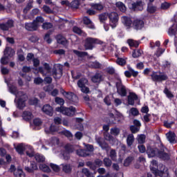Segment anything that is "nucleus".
Listing matches in <instances>:
<instances>
[{"mask_svg": "<svg viewBox=\"0 0 177 177\" xmlns=\"http://www.w3.org/2000/svg\"><path fill=\"white\" fill-rule=\"evenodd\" d=\"M147 154L149 158L153 157H159V158H162V160H168L169 158L168 153L164 151V148L160 151L157 148L152 147L151 146H147Z\"/></svg>", "mask_w": 177, "mask_h": 177, "instance_id": "nucleus-1", "label": "nucleus"}, {"mask_svg": "<svg viewBox=\"0 0 177 177\" xmlns=\"http://www.w3.org/2000/svg\"><path fill=\"white\" fill-rule=\"evenodd\" d=\"M103 45V41L96 38L87 37L84 40V47L85 50H92L95 45Z\"/></svg>", "mask_w": 177, "mask_h": 177, "instance_id": "nucleus-2", "label": "nucleus"}, {"mask_svg": "<svg viewBox=\"0 0 177 177\" xmlns=\"http://www.w3.org/2000/svg\"><path fill=\"white\" fill-rule=\"evenodd\" d=\"M115 83L118 95L122 97L127 96V87L122 84V80L120 76L115 77Z\"/></svg>", "mask_w": 177, "mask_h": 177, "instance_id": "nucleus-3", "label": "nucleus"}, {"mask_svg": "<svg viewBox=\"0 0 177 177\" xmlns=\"http://www.w3.org/2000/svg\"><path fill=\"white\" fill-rule=\"evenodd\" d=\"M17 97L18 98L17 100V107L19 110H23L24 107H26V102L28 100V96L27 94L23 91H19L17 93Z\"/></svg>", "mask_w": 177, "mask_h": 177, "instance_id": "nucleus-4", "label": "nucleus"}, {"mask_svg": "<svg viewBox=\"0 0 177 177\" xmlns=\"http://www.w3.org/2000/svg\"><path fill=\"white\" fill-rule=\"evenodd\" d=\"M151 78L153 82H163V81H167L168 75L164 72H154L153 71L151 75Z\"/></svg>", "mask_w": 177, "mask_h": 177, "instance_id": "nucleus-5", "label": "nucleus"}, {"mask_svg": "<svg viewBox=\"0 0 177 177\" xmlns=\"http://www.w3.org/2000/svg\"><path fill=\"white\" fill-rule=\"evenodd\" d=\"M56 111L62 113L64 115H67L68 117H73L75 114V107L70 106L68 108L64 106L57 107L55 109Z\"/></svg>", "mask_w": 177, "mask_h": 177, "instance_id": "nucleus-6", "label": "nucleus"}, {"mask_svg": "<svg viewBox=\"0 0 177 177\" xmlns=\"http://www.w3.org/2000/svg\"><path fill=\"white\" fill-rule=\"evenodd\" d=\"M108 17L109 19V24L111 27H112V28H115L117 24H118V14L115 12H112L108 15Z\"/></svg>", "mask_w": 177, "mask_h": 177, "instance_id": "nucleus-7", "label": "nucleus"}, {"mask_svg": "<svg viewBox=\"0 0 177 177\" xmlns=\"http://www.w3.org/2000/svg\"><path fill=\"white\" fill-rule=\"evenodd\" d=\"M15 27V21L8 19L6 23L0 24V30L2 31H9L10 28Z\"/></svg>", "mask_w": 177, "mask_h": 177, "instance_id": "nucleus-8", "label": "nucleus"}, {"mask_svg": "<svg viewBox=\"0 0 177 177\" xmlns=\"http://www.w3.org/2000/svg\"><path fill=\"white\" fill-rule=\"evenodd\" d=\"M44 67H39L38 71L40 74H42L44 77L46 76L47 74H50V71H52V68L50 65L48 63H44L43 64Z\"/></svg>", "mask_w": 177, "mask_h": 177, "instance_id": "nucleus-9", "label": "nucleus"}, {"mask_svg": "<svg viewBox=\"0 0 177 177\" xmlns=\"http://www.w3.org/2000/svg\"><path fill=\"white\" fill-rule=\"evenodd\" d=\"M128 70L129 71H124V75L127 77V78H131V77L136 78V77L139 75V72L133 70L132 67L128 66Z\"/></svg>", "mask_w": 177, "mask_h": 177, "instance_id": "nucleus-10", "label": "nucleus"}, {"mask_svg": "<svg viewBox=\"0 0 177 177\" xmlns=\"http://www.w3.org/2000/svg\"><path fill=\"white\" fill-rule=\"evenodd\" d=\"M131 27L134 30H142L145 27V22L142 19H135L133 21Z\"/></svg>", "mask_w": 177, "mask_h": 177, "instance_id": "nucleus-11", "label": "nucleus"}, {"mask_svg": "<svg viewBox=\"0 0 177 177\" xmlns=\"http://www.w3.org/2000/svg\"><path fill=\"white\" fill-rule=\"evenodd\" d=\"M38 24H36L35 21L25 24V28L27 31H37V30H38Z\"/></svg>", "mask_w": 177, "mask_h": 177, "instance_id": "nucleus-12", "label": "nucleus"}, {"mask_svg": "<svg viewBox=\"0 0 177 177\" xmlns=\"http://www.w3.org/2000/svg\"><path fill=\"white\" fill-rule=\"evenodd\" d=\"M91 81L94 82V84L102 82V81H103V74L102 72H96L95 74L91 77Z\"/></svg>", "mask_w": 177, "mask_h": 177, "instance_id": "nucleus-13", "label": "nucleus"}, {"mask_svg": "<svg viewBox=\"0 0 177 177\" xmlns=\"http://www.w3.org/2000/svg\"><path fill=\"white\" fill-rule=\"evenodd\" d=\"M41 110L44 112L45 114L49 115L50 117H52V115H53V107H52V106H50V104H45L44 106H43Z\"/></svg>", "mask_w": 177, "mask_h": 177, "instance_id": "nucleus-14", "label": "nucleus"}, {"mask_svg": "<svg viewBox=\"0 0 177 177\" xmlns=\"http://www.w3.org/2000/svg\"><path fill=\"white\" fill-rule=\"evenodd\" d=\"M97 143L99 144V146H100L102 150H106V151H109V150H110V146L109 145V144L104 142L103 139L100 138H97Z\"/></svg>", "mask_w": 177, "mask_h": 177, "instance_id": "nucleus-15", "label": "nucleus"}, {"mask_svg": "<svg viewBox=\"0 0 177 177\" xmlns=\"http://www.w3.org/2000/svg\"><path fill=\"white\" fill-rule=\"evenodd\" d=\"M131 9L133 10H143V2L142 1H137L132 3Z\"/></svg>", "mask_w": 177, "mask_h": 177, "instance_id": "nucleus-16", "label": "nucleus"}, {"mask_svg": "<svg viewBox=\"0 0 177 177\" xmlns=\"http://www.w3.org/2000/svg\"><path fill=\"white\" fill-rule=\"evenodd\" d=\"M4 56L10 59V57H13L15 56V50L10 47H6L4 50Z\"/></svg>", "mask_w": 177, "mask_h": 177, "instance_id": "nucleus-17", "label": "nucleus"}, {"mask_svg": "<svg viewBox=\"0 0 177 177\" xmlns=\"http://www.w3.org/2000/svg\"><path fill=\"white\" fill-rule=\"evenodd\" d=\"M166 136L167 138V140L170 142V143H176V134L172 131H169L167 133H166Z\"/></svg>", "mask_w": 177, "mask_h": 177, "instance_id": "nucleus-18", "label": "nucleus"}, {"mask_svg": "<svg viewBox=\"0 0 177 177\" xmlns=\"http://www.w3.org/2000/svg\"><path fill=\"white\" fill-rule=\"evenodd\" d=\"M52 74H53V75H55L54 77H55V78H56V77H57V75H60V77H62V75H63V66L59 64L58 70L56 69V68H53V69L52 71Z\"/></svg>", "mask_w": 177, "mask_h": 177, "instance_id": "nucleus-19", "label": "nucleus"}, {"mask_svg": "<svg viewBox=\"0 0 177 177\" xmlns=\"http://www.w3.org/2000/svg\"><path fill=\"white\" fill-rule=\"evenodd\" d=\"M127 99L128 104H130V106H133V104H135V100H138V95L133 93H130L127 97Z\"/></svg>", "mask_w": 177, "mask_h": 177, "instance_id": "nucleus-20", "label": "nucleus"}, {"mask_svg": "<svg viewBox=\"0 0 177 177\" xmlns=\"http://www.w3.org/2000/svg\"><path fill=\"white\" fill-rule=\"evenodd\" d=\"M38 169V166L37 165V163L35 161H30V167H25V170H26L27 172L32 173L34 172V171H37Z\"/></svg>", "mask_w": 177, "mask_h": 177, "instance_id": "nucleus-21", "label": "nucleus"}, {"mask_svg": "<svg viewBox=\"0 0 177 177\" xmlns=\"http://www.w3.org/2000/svg\"><path fill=\"white\" fill-rule=\"evenodd\" d=\"M22 118L25 121L30 122V120H32V118H34V115L30 111H25L22 114Z\"/></svg>", "mask_w": 177, "mask_h": 177, "instance_id": "nucleus-22", "label": "nucleus"}, {"mask_svg": "<svg viewBox=\"0 0 177 177\" xmlns=\"http://www.w3.org/2000/svg\"><path fill=\"white\" fill-rule=\"evenodd\" d=\"M122 22L126 27H127V28H131V27H132V20L128 17H122Z\"/></svg>", "mask_w": 177, "mask_h": 177, "instance_id": "nucleus-23", "label": "nucleus"}, {"mask_svg": "<svg viewBox=\"0 0 177 177\" xmlns=\"http://www.w3.org/2000/svg\"><path fill=\"white\" fill-rule=\"evenodd\" d=\"M89 66L91 67V68H95L98 70H102L103 68V65H102V64L97 61L90 62Z\"/></svg>", "mask_w": 177, "mask_h": 177, "instance_id": "nucleus-24", "label": "nucleus"}, {"mask_svg": "<svg viewBox=\"0 0 177 177\" xmlns=\"http://www.w3.org/2000/svg\"><path fill=\"white\" fill-rule=\"evenodd\" d=\"M91 9H94V10H97L98 12H100V10H103V9H104V6H103L102 3H91Z\"/></svg>", "mask_w": 177, "mask_h": 177, "instance_id": "nucleus-25", "label": "nucleus"}, {"mask_svg": "<svg viewBox=\"0 0 177 177\" xmlns=\"http://www.w3.org/2000/svg\"><path fill=\"white\" fill-rule=\"evenodd\" d=\"M76 154L79 156V157H88L90 156L89 152H88L86 149H77L76 150Z\"/></svg>", "mask_w": 177, "mask_h": 177, "instance_id": "nucleus-26", "label": "nucleus"}, {"mask_svg": "<svg viewBox=\"0 0 177 177\" xmlns=\"http://www.w3.org/2000/svg\"><path fill=\"white\" fill-rule=\"evenodd\" d=\"M57 41L58 44H60L64 46H66V45H67V39H66L64 37H63L61 35H59L58 36H57Z\"/></svg>", "mask_w": 177, "mask_h": 177, "instance_id": "nucleus-27", "label": "nucleus"}, {"mask_svg": "<svg viewBox=\"0 0 177 177\" xmlns=\"http://www.w3.org/2000/svg\"><path fill=\"white\" fill-rule=\"evenodd\" d=\"M115 6L119 9V10H120V12H122V13H125V12H127V7L124 3L118 1L115 3Z\"/></svg>", "mask_w": 177, "mask_h": 177, "instance_id": "nucleus-28", "label": "nucleus"}, {"mask_svg": "<svg viewBox=\"0 0 177 177\" xmlns=\"http://www.w3.org/2000/svg\"><path fill=\"white\" fill-rule=\"evenodd\" d=\"M133 142H135L133 134H129L127 138V145L128 147H131V146L133 145Z\"/></svg>", "mask_w": 177, "mask_h": 177, "instance_id": "nucleus-29", "label": "nucleus"}, {"mask_svg": "<svg viewBox=\"0 0 177 177\" xmlns=\"http://www.w3.org/2000/svg\"><path fill=\"white\" fill-rule=\"evenodd\" d=\"M127 44L129 45L130 48H138L140 42L129 39L127 40Z\"/></svg>", "mask_w": 177, "mask_h": 177, "instance_id": "nucleus-30", "label": "nucleus"}, {"mask_svg": "<svg viewBox=\"0 0 177 177\" xmlns=\"http://www.w3.org/2000/svg\"><path fill=\"white\" fill-rule=\"evenodd\" d=\"M88 84V79L85 77H82L77 81V86L79 88H82V86H85Z\"/></svg>", "mask_w": 177, "mask_h": 177, "instance_id": "nucleus-31", "label": "nucleus"}, {"mask_svg": "<svg viewBox=\"0 0 177 177\" xmlns=\"http://www.w3.org/2000/svg\"><path fill=\"white\" fill-rule=\"evenodd\" d=\"M72 169L70 164H62V171L65 172V174H70Z\"/></svg>", "mask_w": 177, "mask_h": 177, "instance_id": "nucleus-32", "label": "nucleus"}, {"mask_svg": "<svg viewBox=\"0 0 177 177\" xmlns=\"http://www.w3.org/2000/svg\"><path fill=\"white\" fill-rule=\"evenodd\" d=\"M35 159L37 162H45V156L40 153H36L35 155Z\"/></svg>", "mask_w": 177, "mask_h": 177, "instance_id": "nucleus-33", "label": "nucleus"}, {"mask_svg": "<svg viewBox=\"0 0 177 177\" xmlns=\"http://www.w3.org/2000/svg\"><path fill=\"white\" fill-rule=\"evenodd\" d=\"M17 55L20 62H24L26 58L24 57V53H23V49L20 48L17 50Z\"/></svg>", "mask_w": 177, "mask_h": 177, "instance_id": "nucleus-34", "label": "nucleus"}, {"mask_svg": "<svg viewBox=\"0 0 177 177\" xmlns=\"http://www.w3.org/2000/svg\"><path fill=\"white\" fill-rule=\"evenodd\" d=\"M102 162L106 168H110L113 165V161L109 158H104Z\"/></svg>", "mask_w": 177, "mask_h": 177, "instance_id": "nucleus-35", "label": "nucleus"}, {"mask_svg": "<svg viewBox=\"0 0 177 177\" xmlns=\"http://www.w3.org/2000/svg\"><path fill=\"white\" fill-rule=\"evenodd\" d=\"M14 175L15 177H26V174L21 169H17L15 171Z\"/></svg>", "mask_w": 177, "mask_h": 177, "instance_id": "nucleus-36", "label": "nucleus"}, {"mask_svg": "<svg viewBox=\"0 0 177 177\" xmlns=\"http://www.w3.org/2000/svg\"><path fill=\"white\" fill-rule=\"evenodd\" d=\"M142 53H143V51L140 49L133 50L132 56L134 59H136L138 57H140V56H142Z\"/></svg>", "mask_w": 177, "mask_h": 177, "instance_id": "nucleus-37", "label": "nucleus"}, {"mask_svg": "<svg viewBox=\"0 0 177 177\" xmlns=\"http://www.w3.org/2000/svg\"><path fill=\"white\" fill-rule=\"evenodd\" d=\"M16 151L19 153V154H23L24 153V151L26 150V148L24 147V145L19 144L16 147Z\"/></svg>", "mask_w": 177, "mask_h": 177, "instance_id": "nucleus-38", "label": "nucleus"}, {"mask_svg": "<svg viewBox=\"0 0 177 177\" xmlns=\"http://www.w3.org/2000/svg\"><path fill=\"white\" fill-rule=\"evenodd\" d=\"M62 95H64V96L68 99V100H70L72 97L73 99H75V94H74L73 92L64 91Z\"/></svg>", "mask_w": 177, "mask_h": 177, "instance_id": "nucleus-39", "label": "nucleus"}, {"mask_svg": "<svg viewBox=\"0 0 177 177\" xmlns=\"http://www.w3.org/2000/svg\"><path fill=\"white\" fill-rule=\"evenodd\" d=\"M64 151H66L67 153H69V154H71V153H74V151L75 149L74 148V146L67 144L65 147Z\"/></svg>", "mask_w": 177, "mask_h": 177, "instance_id": "nucleus-40", "label": "nucleus"}, {"mask_svg": "<svg viewBox=\"0 0 177 177\" xmlns=\"http://www.w3.org/2000/svg\"><path fill=\"white\" fill-rule=\"evenodd\" d=\"M73 53L78 56V57H84L85 56H88V53L84 52V51H78L77 50H73Z\"/></svg>", "mask_w": 177, "mask_h": 177, "instance_id": "nucleus-41", "label": "nucleus"}, {"mask_svg": "<svg viewBox=\"0 0 177 177\" xmlns=\"http://www.w3.org/2000/svg\"><path fill=\"white\" fill-rule=\"evenodd\" d=\"M117 59L116 63L118 64V66H125L127 64V59L124 58H121L116 55Z\"/></svg>", "mask_w": 177, "mask_h": 177, "instance_id": "nucleus-42", "label": "nucleus"}, {"mask_svg": "<svg viewBox=\"0 0 177 177\" xmlns=\"http://www.w3.org/2000/svg\"><path fill=\"white\" fill-rule=\"evenodd\" d=\"M8 88L10 93H12V95H15V96L17 95V93H19V91H17V87H16V86L10 84L8 86Z\"/></svg>", "mask_w": 177, "mask_h": 177, "instance_id": "nucleus-43", "label": "nucleus"}, {"mask_svg": "<svg viewBox=\"0 0 177 177\" xmlns=\"http://www.w3.org/2000/svg\"><path fill=\"white\" fill-rule=\"evenodd\" d=\"M163 93L166 95L167 97H168L169 99H172V97H174V94H172V92H171V91H169V89H168L167 87H165Z\"/></svg>", "mask_w": 177, "mask_h": 177, "instance_id": "nucleus-44", "label": "nucleus"}, {"mask_svg": "<svg viewBox=\"0 0 177 177\" xmlns=\"http://www.w3.org/2000/svg\"><path fill=\"white\" fill-rule=\"evenodd\" d=\"M169 8H171V3L167 1L162 3L160 5V9L162 10H167V9H169Z\"/></svg>", "mask_w": 177, "mask_h": 177, "instance_id": "nucleus-45", "label": "nucleus"}, {"mask_svg": "<svg viewBox=\"0 0 177 177\" xmlns=\"http://www.w3.org/2000/svg\"><path fill=\"white\" fill-rule=\"evenodd\" d=\"M138 142L140 145H143L146 142V136L144 134H140L138 136Z\"/></svg>", "mask_w": 177, "mask_h": 177, "instance_id": "nucleus-46", "label": "nucleus"}, {"mask_svg": "<svg viewBox=\"0 0 177 177\" xmlns=\"http://www.w3.org/2000/svg\"><path fill=\"white\" fill-rule=\"evenodd\" d=\"M176 26L173 25L171 28H169L168 34L170 36L175 35L176 34Z\"/></svg>", "mask_w": 177, "mask_h": 177, "instance_id": "nucleus-47", "label": "nucleus"}, {"mask_svg": "<svg viewBox=\"0 0 177 177\" xmlns=\"http://www.w3.org/2000/svg\"><path fill=\"white\" fill-rule=\"evenodd\" d=\"M147 12L151 14L156 13V12H157V7L156 6L149 5L147 7Z\"/></svg>", "mask_w": 177, "mask_h": 177, "instance_id": "nucleus-48", "label": "nucleus"}, {"mask_svg": "<svg viewBox=\"0 0 177 177\" xmlns=\"http://www.w3.org/2000/svg\"><path fill=\"white\" fill-rule=\"evenodd\" d=\"M99 20L100 23H105L106 20H107V14L102 13L98 15Z\"/></svg>", "mask_w": 177, "mask_h": 177, "instance_id": "nucleus-49", "label": "nucleus"}, {"mask_svg": "<svg viewBox=\"0 0 177 177\" xmlns=\"http://www.w3.org/2000/svg\"><path fill=\"white\" fill-rule=\"evenodd\" d=\"M109 156L111 157L112 161H115V160H117V152H115V150L111 149Z\"/></svg>", "mask_w": 177, "mask_h": 177, "instance_id": "nucleus-50", "label": "nucleus"}, {"mask_svg": "<svg viewBox=\"0 0 177 177\" xmlns=\"http://www.w3.org/2000/svg\"><path fill=\"white\" fill-rule=\"evenodd\" d=\"M62 156L63 160H64L65 161H68V160H70L71 158L70 153L66 151H62Z\"/></svg>", "mask_w": 177, "mask_h": 177, "instance_id": "nucleus-51", "label": "nucleus"}, {"mask_svg": "<svg viewBox=\"0 0 177 177\" xmlns=\"http://www.w3.org/2000/svg\"><path fill=\"white\" fill-rule=\"evenodd\" d=\"M111 134L114 136H118V135H120V129L117 127L111 129Z\"/></svg>", "mask_w": 177, "mask_h": 177, "instance_id": "nucleus-52", "label": "nucleus"}, {"mask_svg": "<svg viewBox=\"0 0 177 177\" xmlns=\"http://www.w3.org/2000/svg\"><path fill=\"white\" fill-rule=\"evenodd\" d=\"M53 27V25L50 22H45L42 25V28L44 30H49L50 28H52Z\"/></svg>", "mask_w": 177, "mask_h": 177, "instance_id": "nucleus-53", "label": "nucleus"}, {"mask_svg": "<svg viewBox=\"0 0 177 177\" xmlns=\"http://www.w3.org/2000/svg\"><path fill=\"white\" fill-rule=\"evenodd\" d=\"M55 102L57 104H59V106H63V104H64V100L59 97H56L55 98Z\"/></svg>", "mask_w": 177, "mask_h": 177, "instance_id": "nucleus-54", "label": "nucleus"}, {"mask_svg": "<svg viewBox=\"0 0 177 177\" xmlns=\"http://www.w3.org/2000/svg\"><path fill=\"white\" fill-rule=\"evenodd\" d=\"M133 160V158L131 156H129L124 160V167H129V165L132 162Z\"/></svg>", "mask_w": 177, "mask_h": 177, "instance_id": "nucleus-55", "label": "nucleus"}, {"mask_svg": "<svg viewBox=\"0 0 177 177\" xmlns=\"http://www.w3.org/2000/svg\"><path fill=\"white\" fill-rule=\"evenodd\" d=\"M80 91L82 92V93H85L86 95H88V93H91V90H89V87L86 86H83L82 87H80Z\"/></svg>", "mask_w": 177, "mask_h": 177, "instance_id": "nucleus-56", "label": "nucleus"}, {"mask_svg": "<svg viewBox=\"0 0 177 177\" xmlns=\"http://www.w3.org/2000/svg\"><path fill=\"white\" fill-rule=\"evenodd\" d=\"M86 165L87 167H89V168H91V169H93V171H95V169H96V165H95V162H92L91 161L86 162Z\"/></svg>", "mask_w": 177, "mask_h": 177, "instance_id": "nucleus-57", "label": "nucleus"}, {"mask_svg": "<svg viewBox=\"0 0 177 177\" xmlns=\"http://www.w3.org/2000/svg\"><path fill=\"white\" fill-rule=\"evenodd\" d=\"M36 24H38L39 26V23H44L45 21V19H44V17H37L35 20H33Z\"/></svg>", "mask_w": 177, "mask_h": 177, "instance_id": "nucleus-58", "label": "nucleus"}, {"mask_svg": "<svg viewBox=\"0 0 177 177\" xmlns=\"http://www.w3.org/2000/svg\"><path fill=\"white\" fill-rule=\"evenodd\" d=\"M130 113L131 115H133L134 117L136 115H139V111L136 108H131L130 109Z\"/></svg>", "mask_w": 177, "mask_h": 177, "instance_id": "nucleus-59", "label": "nucleus"}, {"mask_svg": "<svg viewBox=\"0 0 177 177\" xmlns=\"http://www.w3.org/2000/svg\"><path fill=\"white\" fill-rule=\"evenodd\" d=\"M153 174L155 177H162L164 175V171L160 170H155L153 171Z\"/></svg>", "mask_w": 177, "mask_h": 177, "instance_id": "nucleus-60", "label": "nucleus"}, {"mask_svg": "<svg viewBox=\"0 0 177 177\" xmlns=\"http://www.w3.org/2000/svg\"><path fill=\"white\" fill-rule=\"evenodd\" d=\"M73 32H75V34H78L79 35H81V34H82V30H81V28H78L77 26H74L73 28Z\"/></svg>", "mask_w": 177, "mask_h": 177, "instance_id": "nucleus-61", "label": "nucleus"}, {"mask_svg": "<svg viewBox=\"0 0 177 177\" xmlns=\"http://www.w3.org/2000/svg\"><path fill=\"white\" fill-rule=\"evenodd\" d=\"M75 99L74 97H71V98L69 100V102H71L72 104H77V103H78V96L75 94Z\"/></svg>", "mask_w": 177, "mask_h": 177, "instance_id": "nucleus-62", "label": "nucleus"}, {"mask_svg": "<svg viewBox=\"0 0 177 177\" xmlns=\"http://www.w3.org/2000/svg\"><path fill=\"white\" fill-rule=\"evenodd\" d=\"M94 165H95V167H102L103 165V161H102V160L100 159H95L94 160Z\"/></svg>", "mask_w": 177, "mask_h": 177, "instance_id": "nucleus-63", "label": "nucleus"}, {"mask_svg": "<svg viewBox=\"0 0 177 177\" xmlns=\"http://www.w3.org/2000/svg\"><path fill=\"white\" fill-rule=\"evenodd\" d=\"M130 130L133 133H136L139 132V127H138L136 126H131Z\"/></svg>", "mask_w": 177, "mask_h": 177, "instance_id": "nucleus-64", "label": "nucleus"}]
</instances>
